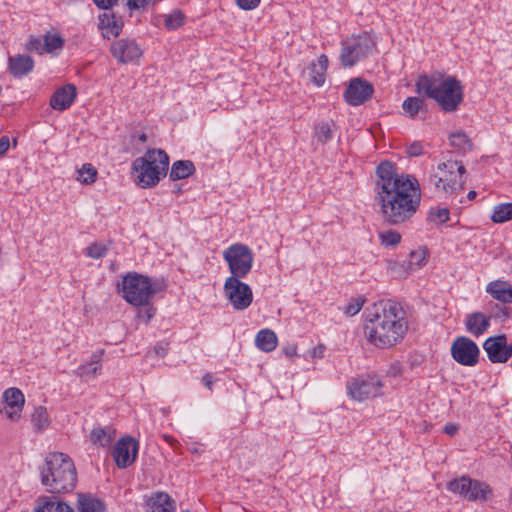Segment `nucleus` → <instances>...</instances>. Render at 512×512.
<instances>
[{
	"instance_id": "nucleus-61",
	"label": "nucleus",
	"mask_w": 512,
	"mask_h": 512,
	"mask_svg": "<svg viewBox=\"0 0 512 512\" xmlns=\"http://www.w3.org/2000/svg\"><path fill=\"white\" fill-rule=\"evenodd\" d=\"M184 512H190V511L186 510V511H184Z\"/></svg>"
},
{
	"instance_id": "nucleus-7",
	"label": "nucleus",
	"mask_w": 512,
	"mask_h": 512,
	"mask_svg": "<svg viewBox=\"0 0 512 512\" xmlns=\"http://www.w3.org/2000/svg\"><path fill=\"white\" fill-rule=\"evenodd\" d=\"M376 48V41L369 33L353 35L342 41L340 61L344 67H353L368 58Z\"/></svg>"
},
{
	"instance_id": "nucleus-52",
	"label": "nucleus",
	"mask_w": 512,
	"mask_h": 512,
	"mask_svg": "<svg viewBox=\"0 0 512 512\" xmlns=\"http://www.w3.org/2000/svg\"><path fill=\"white\" fill-rule=\"evenodd\" d=\"M10 145L9 137L8 136H2L0 138V156L4 155Z\"/></svg>"
},
{
	"instance_id": "nucleus-26",
	"label": "nucleus",
	"mask_w": 512,
	"mask_h": 512,
	"mask_svg": "<svg viewBox=\"0 0 512 512\" xmlns=\"http://www.w3.org/2000/svg\"><path fill=\"white\" fill-rule=\"evenodd\" d=\"M103 353V350L100 352L93 353L91 357V361L88 364L80 365L75 373L85 379L93 378L97 375L98 372L101 370V355Z\"/></svg>"
},
{
	"instance_id": "nucleus-24",
	"label": "nucleus",
	"mask_w": 512,
	"mask_h": 512,
	"mask_svg": "<svg viewBox=\"0 0 512 512\" xmlns=\"http://www.w3.org/2000/svg\"><path fill=\"white\" fill-rule=\"evenodd\" d=\"M35 512H75V510L56 496H51L40 500Z\"/></svg>"
},
{
	"instance_id": "nucleus-4",
	"label": "nucleus",
	"mask_w": 512,
	"mask_h": 512,
	"mask_svg": "<svg viewBox=\"0 0 512 512\" xmlns=\"http://www.w3.org/2000/svg\"><path fill=\"white\" fill-rule=\"evenodd\" d=\"M41 483L50 493H69L77 484L72 458L62 452L49 453L40 470Z\"/></svg>"
},
{
	"instance_id": "nucleus-58",
	"label": "nucleus",
	"mask_w": 512,
	"mask_h": 512,
	"mask_svg": "<svg viewBox=\"0 0 512 512\" xmlns=\"http://www.w3.org/2000/svg\"><path fill=\"white\" fill-rule=\"evenodd\" d=\"M164 440L168 444H170L171 446H174L175 444H178V441L174 437H172L170 435H164Z\"/></svg>"
},
{
	"instance_id": "nucleus-44",
	"label": "nucleus",
	"mask_w": 512,
	"mask_h": 512,
	"mask_svg": "<svg viewBox=\"0 0 512 512\" xmlns=\"http://www.w3.org/2000/svg\"><path fill=\"white\" fill-rule=\"evenodd\" d=\"M90 440L94 444H99L101 446H105L110 442V436L107 434L105 429L96 428L93 429L90 434Z\"/></svg>"
},
{
	"instance_id": "nucleus-49",
	"label": "nucleus",
	"mask_w": 512,
	"mask_h": 512,
	"mask_svg": "<svg viewBox=\"0 0 512 512\" xmlns=\"http://www.w3.org/2000/svg\"><path fill=\"white\" fill-rule=\"evenodd\" d=\"M237 6L246 11L254 10L260 4L261 0H235Z\"/></svg>"
},
{
	"instance_id": "nucleus-38",
	"label": "nucleus",
	"mask_w": 512,
	"mask_h": 512,
	"mask_svg": "<svg viewBox=\"0 0 512 512\" xmlns=\"http://www.w3.org/2000/svg\"><path fill=\"white\" fill-rule=\"evenodd\" d=\"M23 407L14 406L5 403L0 404V414L4 415L12 422L18 421L21 417Z\"/></svg>"
},
{
	"instance_id": "nucleus-14",
	"label": "nucleus",
	"mask_w": 512,
	"mask_h": 512,
	"mask_svg": "<svg viewBox=\"0 0 512 512\" xmlns=\"http://www.w3.org/2000/svg\"><path fill=\"white\" fill-rule=\"evenodd\" d=\"M483 348L492 363H505L512 357V344H507L504 334L487 338Z\"/></svg>"
},
{
	"instance_id": "nucleus-59",
	"label": "nucleus",
	"mask_w": 512,
	"mask_h": 512,
	"mask_svg": "<svg viewBox=\"0 0 512 512\" xmlns=\"http://www.w3.org/2000/svg\"><path fill=\"white\" fill-rule=\"evenodd\" d=\"M138 140L142 143H145L147 141V135L145 133H141L137 136Z\"/></svg>"
},
{
	"instance_id": "nucleus-15",
	"label": "nucleus",
	"mask_w": 512,
	"mask_h": 512,
	"mask_svg": "<svg viewBox=\"0 0 512 512\" xmlns=\"http://www.w3.org/2000/svg\"><path fill=\"white\" fill-rule=\"evenodd\" d=\"M374 93L373 85L361 78H354L349 82L344 99L351 106H359L368 101Z\"/></svg>"
},
{
	"instance_id": "nucleus-46",
	"label": "nucleus",
	"mask_w": 512,
	"mask_h": 512,
	"mask_svg": "<svg viewBox=\"0 0 512 512\" xmlns=\"http://www.w3.org/2000/svg\"><path fill=\"white\" fill-rule=\"evenodd\" d=\"M44 41L42 42L40 38L30 36L28 42L25 45V49L31 52H37L38 54H43L45 52Z\"/></svg>"
},
{
	"instance_id": "nucleus-6",
	"label": "nucleus",
	"mask_w": 512,
	"mask_h": 512,
	"mask_svg": "<svg viewBox=\"0 0 512 512\" xmlns=\"http://www.w3.org/2000/svg\"><path fill=\"white\" fill-rule=\"evenodd\" d=\"M168 166L169 156L162 149H149L143 157L136 158L132 163L142 188L156 186L166 176Z\"/></svg>"
},
{
	"instance_id": "nucleus-3",
	"label": "nucleus",
	"mask_w": 512,
	"mask_h": 512,
	"mask_svg": "<svg viewBox=\"0 0 512 512\" xmlns=\"http://www.w3.org/2000/svg\"><path fill=\"white\" fill-rule=\"evenodd\" d=\"M416 91L437 102L446 113L454 112L463 101V85L453 76L443 79L433 75H420L416 81Z\"/></svg>"
},
{
	"instance_id": "nucleus-5",
	"label": "nucleus",
	"mask_w": 512,
	"mask_h": 512,
	"mask_svg": "<svg viewBox=\"0 0 512 512\" xmlns=\"http://www.w3.org/2000/svg\"><path fill=\"white\" fill-rule=\"evenodd\" d=\"M163 284L137 272H129L118 286L123 299L133 306L146 305L151 298L162 291Z\"/></svg>"
},
{
	"instance_id": "nucleus-53",
	"label": "nucleus",
	"mask_w": 512,
	"mask_h": 512,
	"mask_svg": "<svg viewBox=\"0 0 512 512\" xmlns=\"http://www.w3.org/2000/svg\"><path fill=\"white\" fill-rule=\"evenodd\" d=\"M283 353L289 357L292 358L297 353V347L295 345H288L283 347Z\"/></svg>"
},
{
	"instance_id": "nucleus-10",
	"label": "nucleus",
	"mask_w": 512,
	"mask_h": 512,
	"mask_svg": "<svg viewBox=\"0 0 512 512\" xmlns=\"http://www.w3.org/2000/svg\"><path fill=\"white\" fill-rule=\"evenodd\" d=\"M382 386V382L377 375L365 374L348 381L347 391L351 398L364 401L381 395Z\"/></svg>"
},
{
	"instance_id": "nucleus-35",
	"label": "nucleus",
	"mask_w": 512,
	"mask_h": 512,
	"mask_svg": "<svg viewBox=\"0 0 512 512\" xmlns=\"http://www.w3.org/2000/svg\"><path fill=\"white\" fill-rule=\"evenodd\" d=\"M97 174L96 168L92 164L86 163L78 170V180L83 184L89 185L96 181Z\"/></svg>"
},
{
	"instance_id": "nucleus-40",
	"label": "nucleus",
	"mask_w": 512,
	"mask_h": 512,
	"mask_svg": "<svg viewBox=\"0 0 512 512\" xmlns=\"http://www.w3.org/2000/svg\"><path fill=\"white\" fill-rule=\"evenodd\" d=\"M184 20V14L181 11L176 10L173 13L166 16L165 27L170 30L177 29L184 24Z\"/></svg>"
},
{
	"instance_id": "nucleus-12",
	"label": "nucleus",
	"mask_w": 512,
	"mask_h": 512,
	"mask_svg": "<svg viewBox=\"0 0 512 512\" xmlns=\"http://www.w3.org/2000/svg\"><path fill=\"white\" fill-rule=\"evenodd\" d=\"M479 353L477 344L466 336H459L452 342L451 355L463 366H475L479 360Z\"/></svg>"
},
{
	"instance_id": "nucleus-34",
	"label": "nucleus",
	"mask_w": 512,
	"mask_h": 512,
	"mask_svg": "<svg viewBox=\"0 0 512 512\" xmlns=\"http://www.w3.org/2000/svg\"><path fill=\"white\" fill-rule=\"evenodd\" d=\"M3 402L5 404L14 405V406H24L25 398L23 393L18 388H8L3 392L2 395Z\"/></svg>"
},
{
	"instance_id": "nucleus-23",
	"label": "nucleus",
	"mask_w": 512,
	"mask_h": 512,
	"mask_svg": "<svg viewBox=\"0 0 512 512\" xmlns=\"http://www.w3.org/2000/svg\"><path fill=\"white\" fill-rule=\"evenodd\" d=\"M327 68L328 57L325 54L320 55L316 62L310 64V80L317 87H321L325 83Z\"/></svg>"
},
{
	"instance_id": "nucleus-36",
	"label": "nucleus",
	"mask_w": 512,
	"mask_h": 512,
	"mask_svg": "<svg viewBox=\"0 0 512 512\" xmlns=\"http://www.w3.org/2000/svg\"><path fill=\"white\" fill-rule=\"evenodd\" d=\"M449 139H450V144L453 147H455L461 151H466V150L471 149V146H472L471 141L465 133H462V132L452 133L450 135Z\"/></svg>"
},
{
	"instance_id": "nucleus-60",
	"label": "nucleus",
	"mask_w": 512,
	"mask_h": 512,
	"mask_svg": "<svg viewBox=\"0 0 512 512\" xmlns=\"http://www.w3.org/2000/svg\"><path fill=\"white\" fill-rule=\"evenodd\" d=\"M476 195H477V193L472 190V191L468 192L467 197L472 200V199H474L476 197Z\"/></svg>"
},
{
	"instance_id": "nucleus-51",
	"label": "nucleus",
	"mask_w": 512,
	"mask_h": 512,
	"mask_svg": "<svg viewBox=\"0 0 512 512\" xmlns=\"http://www.w3.org/2000/svg\"><path fill=\"white\" fill-rule=\"evenodd\" d=\"M94 3L101 9H110L117 0H93Z\"/></svg>"
},
{
	"instance_id": "nucleus-41",
	"label": "nucleus",
	"mask_w": 512,
	"mask_h": 512,
	"mask_svg": "<svg viewBox=\"0 0 512 512\" xmlns=\"http://www.w3.org/2000/svg\"><path fill=\"white\" fill-rule=\"evenodd\" d=\"M428 220L437 224H443L449 220V210L447 208L431 209Z\"/></svg>"
},
{
	"instance_id": "nucleus-17",
	"label": "nucleus",
	"mask_w": 512,
	"mask_h": 512,
	"mask_svg": "<svg viewBox=\"0 0 512 512\" xmlns=\"http://www.w3.org/2000/svg\"><path fill=\"white\" fill-rule=\"evenodd\" d=\"M76 95V87L73 84H66L52 94L50 105L54 110L64 111L73 104Z\"/></svg>"
},
{
	"instance_id": "nucleus-50",
	"label": "nucleus",
	"mask_w": 512,
	"mask_h": 512,
	"mask_svg": "<svg viewBox=\"0 0 512 512\" xmlns=\"http://www.w3.org/2000/svg\"><path fill=\"white\" fill-rule=\"evenodd\" d=\"M148 0H127V6L130 10L139 9L147 4Z\"/></svg>"
},
{
	"instance_id": "nucleus-56",
	"label": "nucleus",
	"mask_w": 512,
	"mask_h": 512,
	"mask_svg": "<svg viewBox=\"0 0 512 512\" xmlns=\"http://www.w3.org/2000/svg\"><path fill=\"white\" fill-rule=\"evenodd\" d=\"M203 382H204L205 386H206L208 389H210V390L212 389V384H213V382H212V377H211V375H209V374L204 375V376H203Z\"/></svg>"
},
{
	"instance_id": "nucleus-11",
	"label": "nucleus",
	"mask_w": 512,
	"mask_h": 512,
	"mask_svg": "<svg viewBox=\"0 0 512 512\" xmlns=\"http://www.w3.org/2000/svg\"><path fill=\"white\" fill-rule=\"evenodd\" d=\"M241 279L228 277L223 286L224 295L235 310H245L253 301L251 287Z\"/></svg>"
},
{
	"instance_id": "nucleus-30",
	"label": "nucleus",
	"mask_w": 512,
	"mask_h": 512,
	"mask_svg": "<svg viewBox=\"0 0 512 512\" xmlns=\"http://www.w3.org/2000/svg\"><path fill=\"white\" fill-rule=\"evenodd\" d=\"M469 488H471V478L468 476H462L459 479H453L447 484V489L454 493L462 496L468 500Z\"/></svg>"
},
{
	"instance_id": "nucleus-45",
	"label": "nucleus",
	"mask_w": 512,
	"mask_h": 512,
	"mask_svg": "<svg viewBox=\"0 0 512 512\" xmlns=\"http://www.w3.org/2000/svg\"><path fill=\"white\" fill-rule=\"evenodd\" d=\"M365 300L358 297L351 299L344 309V313L348 316L356 315L363 307Z\"/></svg>"
},
{
	"instance_id": "nucleus-9",
	"label": "nucleus",
	"mask_w": 512,
	"mask_h": 512,
	"mask_svg": "<svg viewBox=\"0 0 512 512\" xmlns=\"http://www.w3.org/2000/svg\"><path fill=\"white\" fill-rule=\"evenodd\" d=\"M222 256L228 264L229 277L245 278L251 272L254 256L247 245L234 243L223 251Z\"/></svg>"
},
{
	"instance_id": "nucleus-47",
	"label": "nucleus",
	"mask_w": 512,
	"mask_h": 512,
	"mask_svg": "<svg viewBox=\"0 0 512 512\" xmlns=\"http://www.w3.org/2000/svg\"><path fill=\"white\" fill-rule=\"evenodd\" d=\"M143 306L144 308L138 311L137 317L141 321L148 323L155 316L156 309L150 306L149 303Z\"/></svg>"
},
{
	"instance_id": "nucleus-27",
	"label": "nucleus",
	"mask_w": 512,
	"mask_h": 512,
	"mask_svg": "<svg viewBox=\"0 0 512 512\" xmlns=\"http://www.w3.org/2000/svg\"><path fill=\"white\" fill-rule=\"evenodd\" d=\"M195 172V166L190 160H178L172 164L170 171L171 180L188 178Z\"/></svg>"
},
{
	"instance_id": "nucleus-31",
	"label": "nucleus",
	"mask_w": 512,
	"mask_h": 512,
	"mask_svg": "<svg viewBox=\"0 0 512 512\" xmlns=\"http://www.w3.org/2000/svg\"><path fill=\"white\" fill-rule=\"evenodd\" d=\"M101 26L103 29H107V33L117 37L122 31L123 23L121 19L117 18L114 14L104 13L100 17Z\"/></svg>"
},
{
	"instance_id": "nucleus-18",
	"label": "nucleus",
	"mask_w": 512,
	"mask_h": 512,
	"mask_svg": "<svg viewBox=\"0 0 512 512\" xmlns=\"http://www.w3.org/2000/svg\"><path fill=\"white\" fill-rule=\"evenodd\" d=\"M34 69V60L26 54H18L8 58V70L14 78H22Z\"/></svg>"
},
{
	"instance_id": "nucleus-48",
	"label": "nucleus",
	"mask_w": 512,
	"mask_h": 512,
	"mask_svg": "<svg viewBox=\"0 0 512 512\" xmlns=\"http://www.w3.org/2000/svg\"><path fill=\"white\" fill-rule=\"evenodd\" d=\"M407 154L411 157H418L423 154L424 148L421 142L415 141L407 147Z\"/></svg>"
},
{
	"instance_id": "nucleus-19",
	"label": "nucleus",
	"mask_w": 512,
	"mask_h": 512,
	"mask_svg": "<svg viewBox=\"0 0 512 512\" xmlns=\"http://www.w3.org/2000/svg\"><path fill=\"white\" fill-rule=\"evenodd\" d=\"M465 325L466 330L470 334L478 337L488 330L490 326V317L481 312H474L467 316Z\"/></svg>"
},
{
	"instance_id": "nucleus-55",
	"label": "nucleus",
	"mask_w": 512,
	"mask_h": 512,
	"mask_svg": "<svg viewBox=\"0 0 512 512\" xmlns=\"http://www.w3.org/2000/svg\"><path fill=\"white\" fill-rule=\"evenodd\" d=\"M324 349H325V347L323 345H318V346L314 347L311 351L312 357H314V358L315 357H319V358L323 357Z\"/></svg>"
},
{
	"instance_id": "nucleus-13",
	"label": "nucleus",
	"mask_w": 512,
	"mask_h": 512,
	"mask_svg": "<svg viewBox=\"0 0 512 512\" xmlns=\"http://www.w3.org/2000/svg\"><path fill=\"white\" fill-rule=\"evenodd\" d=\"M112 56L121 64L136 63L142 56L143 50L134 39L121 38L110 45Z\"/></svg>"
},
{
	"instance_id": "nucleus-57",
	"label": "nucleus",
	"mask_w": 512,
	"mask_h": 512,
	"mask_svg": "<svg viewBox=\"0 0 512 512\" xmlns=\"http://www.w3.org/2000/svg\"><path fill=\"white\" fill-rule=\"evenodd\" d=\"M155 352L160 357H164L166 354V348L163 345H156L155 346Z\"/></svg>"
},
{
	"instance_id": "nucleus-37",
	"label": "nucleus",
	"mask_w": 512,
	"mask_h": 512,
	"mask_svg": "<svg viewBox=\"0 0 512 512\" xmlns=\"http://www.w3.org/2000/svg\"><path fill=\"white\" fill-rule=\"evenodd\" d=\"M379 239L383 246L393 247L400 243L401 235L396 230H387L379 233Z\"/></svg>"
},
{
	"instance_id": "nucleus-32",
	"label": "nucleus",
	"mask_w": 512,
	"mask_h": 512,
	"mask_svg": "<svg viewBox=\"0 0 512 512\" xmlns=\"http://www.w3.org/2000/svg\"><path fill=\"white\" fill-rule=\"evenodd\" d=\"M512 219V203L496 205L491 216L494 223H504Z\"/></svg>"
},
{
	"instance_id": "nucleus-25",
	"label": "nucleus",
	"mask_w": 512,
	"mask_h": 512,
	"mask_svg": "<svg viewBox=\"0 0 512 512\" xmlns=\"http://www.w3.org/2000/svg\"><path fill=\"white\" fill-rule=\"evenodd\" d=\"M255 344L261 351L271 352L277 347L278 338L274 331L262 329L256 334Z\"/></svg>"
},
{
	"instance_id": "nucleus-16",
	"label": "nucleus",
	"mask_w": 512,
	"mask_h": 512,
	"mask_svg": "<svg viewBox=\"0 0 512 512\" xmlns=\"http://www.w3.org/2000/svg\"><path fill=\"white\" fill-rule=\"evenodd\" d=\"M138 447V442L132 437L120 439L113 450V458L117 467L124 469L130 466L137 457Z\"/></svg>"
},
{
	"instance_id": "nucleus-42",
	"label": "nucleus",
	"mask_w": 512,
	"mask_h": 512,
	"mask_svg": "<svg viewBox=\"0 0 512 512\" xmlns=\"http://www.w3.org/2000/svg\"><path fill=\"white\" fill-rule=\"evenodd\" d=\"M315 135L321 142H327L332 138L331 126L328 122H321L315 127Z\"/></svg>"
},
{
	"instance_id": "nucleus-43",
	"label": "nucleus",
	"mask_w": 512,
	"mask_h": 512,
	"mask_svg": "<svg viewBox=\"0 0 512 512\" xmlns=\"http://www.w3.org/2000/svg\"><path fill=\"white\" fill-rule=\"evenodd\" d=\"M107 247L101 243H93L86 248V255L93 259H100L107 254Z\"/></svg>"
},
{
	"instance_id": "nucleus-1",
	"label": "nucleus",
	"mask_w": 512,
	"mask_h": 512,
	"mask_svg": "<svg viewBox=\"0 0 512 512\" xmlns=\"http://www.w3.org/2000/svg\"><path fill=\"white\" fill-rule=\"evenodd\" d=\"M374 191L381 217L389 225L409 222L420 208L422 193L418 179L411 174L399 173L391 161L377 165Z\"/></svg>"
},
{
	"instance_id": "nucleus-39",
	"label": "nucleus",
	"mask_w": 512,
	"mask_h": 512,
	"mask_svg": "<svg viewBox=\"0 0 512 512\" xmlns=\"http://www.w3.org/2000/svg\"><path fill=\"white\" fill-rule=\"evenodd\" d=\"M64 45V40L58 34H47L44 37L45 52H53L54 50L61 49Z\"/></svg>"
},
{
	"instance_id": "nucleus-21",
	"label": "nucleus",
	"mask_w": 512,
	"mask_h": 512,
	"mask_svg": "<svg viewBox=\"0 0 512 512\" xmlns=\"http://www.w3.org/2000/svg\"><path fill=\"white\" fill-rule=\"evenodd\" d=\"M78 512H104V502L91 493H78L77 505Z\"/></svg>"
},
{
	"instance_id": "nucleus-20",
	"label": "nucleus",
	"mask_w": 512,
	"mask_h": 512,
	"mask_svg": "<svg viewBox=\"0 0 512 512\" xmlns=\"http://www.w3.org/2000/svg\"><path fill=\"white\" fill-rule=\"evenodd\" d=\"M486 292L495 300L512 303V285L507 281L495 280L488 283Z\"/></svg>"
},
{
	"instance_id": "nucleus-8",
	"label": "nucleus",
	"mask_w": 512,
	"mask_h": 512,
	"mask_svg": "<svg viewBox=\"0 0 512 512\" xmlns=\"http://www.w3.org/2000/svg\"><path fill=\"white\" fill-rule=\"evenodd\" d=\"M464 173L465 167L461 162L449 160L438 165L437 172L429 176V183L438 191L453 193L463 187Z\"/></svg>"
},
{
	"instance_id": "nucleus-2",
	"label": "nucleus",
	"mask_w": 512,
	"mask_h": 512,
	"mask_svg": "<svg viewBox=\"0 0 512 512\" xmlns=\"http://www.w3.org/2000/svg\"><path fill=\"white\" fill-rule=\"evenodd\" d=\"M365 334L378 348H388L400 342L408 329L404 311L393 301L381 300L368 309Z\"/></svg>"
},
{
	"instance_id": "nucleus-28",
	"label": "nucleus",
	"mask_w": 512,
	"mask_h": 512,
	"mask_svg": "<svg viewBox=\"0 0 512 512\" xmlns=\"http://www.w3.org/2000/svg\"><path fill=\"white\" fill-rule=\"evenodd\" d=\"M404 113L414 119L420 113H426L425 100L419 97H407L402 103Z\"/></svg>"
},
{
	"instance_id": "nucleus-29",
	"label": "nucleus",
	"mask_w": 512,
	"mask_h": 512,
	"mask_svg": "<svg viewBox=\"0 0 512 512\" xmlns=\"http://www.w3.org/2000/svg\"><path fill=\"white\" fill-rule=\"evenodd\" d=\"M491 493L492 491L486 483L471 479L468 501H486Z\"/></svg>"
},
{
	"instance_id": "nucleus-54",
	"label": "nucleus",
	"mask_w": 512,
	"mask_h": 512,
	"mask_svg": "<svg viewBox=\"0 0 512 512\" xmlns=\"http://www.w3.org/2000/svg\"><path fill=\"white\" fill-rule=\"evenodd\" d=\"M458 430V426L453 423H448L444 427V432L449 436H454Z\"/></svg>"
},
{
	"instance_id": "nucleus-33",
	"label": "nucleus",
	"mask_w": 512,
	"mask_h": 512,
	"mask_svg": "<svg viewBox=\"0 0 512 512\" xmlns=\"http://www.w3.org/2000/svg\"><path fill=\"white\" fill-rule=\"evenodd\" d=\"M31 421L36 429H46L50 423L47 409L43 406L36 407L31 415Z\"/></svg>"
},
{
	"instance_id": "nucleus-22",
	"label": "nucleus",
	"mask_w": 512,
	"mask_h": 512,
	"mask_svg": "<svg viewBox=\"0 0 512 512\" xmlns=\"http://www.w3.org/2000/svg\"><path fill=\"white\" fill-rule=\"evenodd\" d=\"M147 506L150 512H174L175 501L167 493L157 492L148 499Z\"/></svg>"
}]
</instances>
